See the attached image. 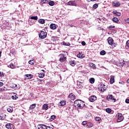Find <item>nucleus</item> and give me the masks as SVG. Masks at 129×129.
Masks as SVG:
<instances>
[{
    "label": "nucleus",
    "instance_id": "nucleus-38",
    "mask_svg": "<svg viewBox=\"0 0 129 129\" xmlns=\"http://www.w3.org/2000/svg\"><path fill=\"white\" fill-rule=\"evenodd\" d=\"M98 8V4H95L93 6V9H94L95 10L96 9H97Z\"/></svg>",
    "mask_w": 129,
    "mask_h": 129
},
{
    "label": "nucleus",
    "instance_id": "nucleus-32",
    "mask_svg": "<svg viewBox=\"0 0 129 129\" xmlns=\"http://www.w3.org/2000/svg\"><path fill=\"white\" fill-rule=\"evenodd\" d=\"M5 118H6L5 117V116H4V114H0V120H5Z\"/></svg>",
    "mask_w": 129,
    "mask_h": 129
},
{
    "label": "nucleus",
    "instance_id": "nucleus-55",
    "mask_svg": "<svg viewBox=\"0 0 129 129\" xmlns=\"http://www.w3.org/2000/svg\"><path fill=\"white\" fill-rule=\"evenodd\" d=\"M125 22L127 23V24H129V18L126 19Z\"/></svg>",
    "mask_w": 129,
    "mask_h": 129
},
{
    "label": "nucleus",
    "instance_id": "nucleus-27",
    "mask_svg": "<svg viewBox=\"0 0 129 129\" xmlns=\"http://www.w3.org/2000/svg\"><path fill=\"white\" fill-rule=\"evenodd\" d=\"M113 22L114 23H116V24H118V23H119L118 19L116 17H113Z\"/></svg>",
    "mask_w": 129,
    "mask_h": 129
},
{
    "label": "nucleus",
    "instance_id": "nucleus-59",
    "mask_svg": "<svg viewBox=\"0 0 129 129\" xmlns=\"http://www.w3.org/2000/svg\"><path fill=\"white\" fill-rule=\"evenodd\" d=\"M102 20H103V21H105L106 19L105 18H102Z\"/></svg>",
    "mask_w": 129,
    "mask_h": 129
},
{
    "label": "nucleus",
    "instance_id": "nucleus-14",
    "mask_svg": "<svg viewBox=\"0 0 129 129\" xmlns=\"http://www.w3.org/2000/svg\"><path fill=\"white\" fill-rule=\"evenodd\" d=\"M107 41L109 45H112L113 44V39H112V38L111 37H109L107 39Z\"/></svg>",
    "mask_w": 129,
    "mask_h": 129
},
{
    "label": "nucleus",
    "instance_id": "nucleus-48",
    "mask_svg": "<svg viewBox=\"0 0 129 129\" xmlns=\"http://www.w3.org/2000/svg\"><path fill=\"white\" fill-rule=\"evenodd\" d=\"M50 42V40L49 39H45L44 41L45 44H48Z\"/></svg>",
    "mask_w": 129,
    "mask_h": 129
},
{
    "label": "nucleus",
    "instance_id": "nucleus-8",
    "mask_svg": "<svg viewBox=\"0 0 129 129\" xmlns=\"http://www.w3.org/2000/svg\"><path fill=\"white\" fill-rule=\"evenodd\" d=\"M68 6H73L76 7V1H70L68 3Z\"/></svg>",
    "mask_w": 129,
    "mask_h": 129
},
{
    "label": "nucleus",
    "instance_id": "nucleus-63",
    "mask_svg": "<svg viewBox=\"0 0 129 129\" xmlns=\"http://www.w3.org/2000/svg\"><path fill=\"white\" fill-rule=\"evenodd\" d=\"M108 34H109V35L111 34V32H108Z\"/></svg>",
    "mask_w": 129,
    "mask_h": 129
},
{
    "label": "nucleus",
    "instance_id": "nucleus-51",
    "mask_svg": "<svg viewBox=\"0 0 129 129\" xmlns=\"http://www.w3.org/2000/svg\"><path fill=\"white\" fill-rule=\"evenodd\" d=\"M0 91H6V87H4V89L0 88Z\"/></svg>",
    "mask_w": 129,
    "mask_h": 129
},
{
    "label": "nucleus",
    "instance_id": "nucleus-36",
    "mask_svg": "<svg viewBox=\"0 0 129 129\" xmlns=\"http://www.w3.org/2000/svg\"><path fill=\"white\" fill-rule=\"evenodd\" d=\"M31 20H35L37 21L38 20V16H32L30 18Z\"/></svg>",
    "mask_w": 129,
    "mask_h": 129
},
{
    "label": "nucleus",
    "instance_id": "nucleus-2",
    "mask_svg": "<svg viewBox=\"0 0 129 129\" xmlns=\"http://www.w3.org/2000/svg\"><path fill=\"white\" fill-rule=\"evenodd\" d=\"M114 65H115V67L118 69V68L117 67H123V66H124L125 65V63H124V60H122V61H120V60L118 61H114ZM117 66V67H116Z\"/></svg>",
    "mask_w": 129,
    "mask_h": 129
},
{
    "label": "nucleus",
    "instance_id": "nucleus-30",
    "mask_svg": "<svg viewBox=\"0 0 129 129\" xmlns=\"http://www.w3.org/2000/svg\"><path fill=\"white\" fill-rule=\"evenodd\" d=\"M90 83H91V84H93L94 83L95 80L93 78H91L89 79Z\"/></svg>",
    "mask_w": 129,
    "mask_h": 129
},
{
    "label": "nucleus",
    "instance_id": "nucleus-20",
    "mask_svg": "<svg viewBox=\"0 0 129 129\" xmlns=\"http://www.w3.org/2000/svg\"><path fill=\"white\" fill-rule=\"evenodd\" d=\"M25 76L27 78V79H32L34 77V76L32 74H26Z\"/></svg>",
    "mask_w": 129,
    "mask_h": 129
},
{
    "label": "nucleus",
    "instance_id": "nucleus-21",
    "mask_svg": "<svg viewBox=\"0 0 129 129\" xmlns=\"http://www.w3.org/2000/svg\"><path fill=\"white\" fill-rule=\"evenodd\" d=\"M37 105L36 104H33L32 105H31L29 107V109L30 110H33V109H34V108H36V106Z\"/></svg>",
    "mask_w": 129,
    "mask_h": 129
},
{
    "label": "nucleus",
    "instance_id": "nucleus-11",
    "mask_svg": "<svg viewBox=\"0 0 129 129\" xmlns=\"http://www.w3.org/2000/svg\"><path fill=\"white\" fill-rule=\"evenodd\" d=\"M41 71H43V73H39L38 77L39 78H44L45 77V71L42 70Z\"/></svg>",
    "mask_w": 129,
    "mask_h": 129
},
{
    "label": "nucleus",
    "instance_id": "nucleus-52",
    "mask_svg": "<svg viewBox=\"0 0 129 129\" xmlns=\"http://www.w3.org/2000/svg\"><path fill=\"white\" fill-rule=\"evenodd\" d=\"M113 28V26H109V27H108V29H109V30H112V28Z\"/></svg>",
    "mask_w": 129,
    "mask_h": 129
},
{
    "label": "nucleus",
    "instance_id": "nucleus-24",
    "mask_svg": "<svg viewBox=\"0 0 129 129\" xmlns=\"http://www.w3.org/2000/svg\"><path fill=\"white\" fill-rule=\"evenodd\" d=\"M113 96H112V95H109L107 96V99L108 100H112L113 99Z\"/></svg>",
    "mask_w": 129,
    "mask_h": 129
},
{
    "label": "nucleus",
    "instance_id": "nucleus-12",
    "mask_svg": "<svg viewBox=\"0 0 129 129\" xmlns=\"http://www.w3.org/2000/svg\"><path fill=\"white\" fill-rule=\"evenodd\" d=\"M38 129H46V125L39 124L37 125Z\"/></svg>",
    "mask_w": 129,
    "mask_h": 129
},
{
    "label": "nucleus",
    "instance_id": "nucleus-42",
    "mask_svg": "<svg viewBox=\"0 0 129 129\" xmlns=\"http://www.w3.org/2000/svg\"><path fill=\"white\" fill-rule=\"evenodd\" d=\"M63 45H64V46H70L71 44H70V43H67L63 41Z\"/></svg>",
    "mask_w": 129,
    "mask_h": 129
},
{
    "label": "nucleus",
    "instance_id": "nucleus-23",
    "mask_svg": "<svg viewBox=\"0 0 129 129\" xmlns=\"http://www.w3.org/2000/svg\"><path fill=\"white\" fill-rule=\"evenodd\" d=\"M89 66H90V67H91V68H92V69H96V66H95V64H94V63H90Z\"/></svg>",
    "mask_w": 129,
    "mask_h": 129
},
{
    "label": "nucleus",
    "instance_id": "nucleus-3",
    "mask_svg": "<svg viewBox=\"0 0 129 129\" xmlns=\"http://www.w3.org/2000/svg\"><path fill=\"white\" fill-rule=\"evenodd\" d=\"M116 117H117V122H121L123 120L124 117L122 114L120 113H118L116 115Z\"/></svg>",
    "mask_w": 129,
    "mask_h": 129
},
{
    "label": "nucleus",
    "instance_id": "nucleus-50",
    "mask_svg": "<svg viewBox=\"0 0 129 129\" xmlns=\"http://www.w3.org/2000/svg\"><path fill=\"white\" fill-rule=\"evenodd\" d=\"M46 129H53V127L50 126H46Z\"/></svg>",
    "mask_w": 129,
    "mask_h": 129
},
{
    "label": "nucleus",
    "instance_id": "nucleus-47",
    "mask_svg": "<svg viewBox=\"0 0 129 129\" xmlns=\"http://www.w3.org/2000/svg\"><path fill=\"white\" fill-rule=\"evenodd\" d=\"M7 111H8V112H13V109L8 108Z\"/></svg>",
    "mask_w": 129,
    "mask_h": 129
},
{
    "label": "nucleus",
    "instance_id": "nucleus-15",
    "mask_svg": "<svg viewBox=\"0 0 129 129\" xmlns=\"http://www.w3.org/2000/svg\"><path fill=\"white\" fill-rule=\"evenodd\" d=\"M120 6V3L116 1L114 2L113 7H115L116 8H117Z\"/></svg>",
    "mask_w": 129,
    "mask_h": 129
},
{
    "label": "nucleus",
    "instance_id": "nucleus-37",
    "mask_svg": "<svg viewBox=\"0 0 129 129\" xmlns=\"http://www.w3.org/2000/svg\"><path fill=\"white\" fill-rule=\"evenodd\" d=\"M106 111L108 113H110V112H111V111H112V110H111V109L108 108L106 109Z\"/></svg>",
    "mask_w": 129,
    "mask_h": 129
},
{
    "label": "nucleus",
    "instance_id": "nucleus-41",
    "mask_svg": "<svg viewBox=\"0 0 129 129\" xmlns=\"http://www.w3.org/2000/svg\"><path fill=\"white\" fill-rule=\"evenodd\" d=\"M11 98H12V99H15V100L18 99V96H17V95L12 96Z\"/></svg>",
    "mask_w": 129,
    "mask_h": 129
},
{
    "label": "nucleus",
    "instance_id": "nucleus-60",
    "mask_svg": "<svg viewBox=\"0 0 129 129\" xmlns=\"http://www.w3.org/2000/svg\"><path fill=\"white\" fill-rule=\"evenodd\" d=\"M127 83H129V79L127 80Z\"/></svg>",
    "mask_w": 129,
    "mask_h": 129
},
{
    "label": "nucleus",
    "instance_id": "nucleus-28",
    "mask_svg": "<svg viewBox=\"0 0 129 129\" xmlns=\"http://www.w3.org/2000/svg\"><path fill=\"white\" fill-rule=\"evenodd\" d=\"M93 126V124L91 122L87 123V127H92Z\"/></svg>",
    "mask_w": 129,
    "mask_h": 129
},
{
    "label": "nucleus",
    "instance_id": "nucleus-49",
    "mask_svg": "<svg viewBox=\"0 0 129 129\" xmlns=\"http://www.w3.org/2000/svg\"><path fill=\"white\" fill-rule=\"evenodd\" d=\"M51 119H55L56 118V115H51Z\"/></svg>",
    "mask_w": 129,
    "mask_h": 129
},
{
    "label": "nucleus",
    "instance_id": "nucleus-40",
    "mask_svg": "<svg viewBox=\"0 0 129 129\" xmlns=\"http://www.w3.org/2000/svg\"><path fill=\"white\" fill-rule=\"evenodd\" d=\"M34 62L35 61L34 60H30L29 61V63L30 64V65H34Z\"/></svg>",
    "mask_w": 129,
    "mask_h": 129
},
{
    "label": "nucleus",
    "instance_id": "nucleus-56",
    "mask_svg": "<svg viewBox=\"0 0 129 129\" xmlns=\"http://www.w3.org/2000/svg\"><path fill=\"white\" fill-rule=\"evenodd\" d=\"M125 102H126V103H129V99H126L125 100Z\"/></svg>",
    "mask_w": 129,
    "mask_h": 129
},
{
    "label": "nucleus",
    "instance_id": "nucleus-44",
    "mask_svg": "<svg viewBox=\"0 0 129 129\" xmlns=\"http://www.w3.org/2000/svg\"><path fill=\"white\" fill-rule=\"evenodd\" d=\"M37 81L39 82V84H42V81H43V80L40 79H37Z\"/></svg>",
    "mask_w": 129,
    "mask_h": 129
},
{
    "label": "nucleus",
    "instance_id": "nucleus-45",
    "mask_svg": "<svg viewBox=\"0 0 129 129\" xmlns=\"http://www.w3.org/2000/svg\"><path fill=\"white\" fill-rule=\"evenodd\" d=\"M126 46H125V48H126V47L128 48V47H129V40L126 41Z\"/></svg>",
    "mask_w": 129,
    "mask_h": 129
},
{
    "label": "nucleus",
    "instance_id": "nucleus-29",
    "mask_svg": "<svg viewBox=\"0 0 129 129\" xmlns=\"http://www.w3.org/2000/svg\"><path fill=\"white\" fill-rule=\"evenodd\" d=\"M47 4H48V5H49V6H50L51 7H53V6L55 5V2H54V1H50V2L48 1Z\"/></svg>",
    "mask_w": 129,
    "mask_h": 129
},
{
    "label": "nucleus",
    "instance_id": "nucleus-54",
    "mask_svg": "<svg viewBox=\"0 0 129 129\" xmlns=\"http://www.w3.org/2000/svg\"><path fill=\"white\" fill-rule=\"evenodd\" d=\"M2 86H4V83L0 82V87H2Z\"/></svg>",
    "mask_w": 129,
    "mask_h": 129
},
{
    "label": "nucleus",
    "instance_id": "nucleus-31",
    "mask_svg": "<svg viewBox=\"0 0 129 129\" xmlns=\"http://www.w3.org/2000/svg\"><path fill=\"white\" fill-rule=\"evenodd\" d=\"M109 83H110V84H113V76H111Z\"/></svg>",
    "mask_w": 129,
    "mask_h": 129
},
{
    "label": "nucleus",
    "instance_id": "nucleus-39",
    "mask_svg": "<svg viewBox=\"0 0 129 129\" xmlns=\"http://www.w3.org/2000/svg\"><path fill=\"white\" fill-rule=\"evenodd\" d=\"M95 119L96 121H100V120H101V118L100 117H96Z\"/></svg>",
    "mask_w": 129,
    "mask_h": 129
},
{
    "label": "nucleus",
    "instance_id": "nucleus-22",
    "mask_svg": "<svg viewBox=\"0 0 129 129\" xmlns=\"http://www.w3.org/2000/svg\"><path fill=\"white\" fill-rule=\"evenodd\" d=\"M77 57H78V58H80L81 59H83V58H84V57H85V55L84 54L80 53V52H79V53L78 54V55H77Z\"/></svg>",
    "mask_w": 129,
    "mask_h": 129
},
{
    "label": "nucleus",
    "instance_id": "nucleus-34",
    "mask_svg": "<svg viewBox=\"0 0 129 129\" xmlns=\"http://www.w3.org/2000/svg\"><path fill=\"white\" fill-rule=\"evenodd\" d=\"M49 1L50 0H41V3L42 4H48V3H49Z\"/></svg>",
    "mask_w": 129,
    "mask_h": 129
},
{
    "label": "nucleus",
    "instance_id": "nucleus-4",
    "mask_svg": "<svg viewBox=\"0 0 129 129\" xmlns=\"http://www.w3.org/2000/svg\"><path fill=\"white\" fill-rule=\"evenodd\" d=\"M47 33L46 32V30H44L42 31H40V33L39 35V37L40 39H45L46 37H47Z\"/></svg>",
    "mask_w": 129,
    "mask_h": 129
},
{
    "label": "nucleus",
    "instance_id": "nucleus-19",
    "mask_svg": "<svg viewBox=\"0 0 129 129\" xmlns=\"http://www.w3.org/2000/svg\"><path fill=\"white\" fill-rule=\"evenodd\" d=\"M49 27L51 30H56V24H51Z\"/></svg>",
    "mask_w": 129,
    "mask_h": 129
},
{
    "label": "nucleus",
    "instance_id": "nucleus-6",
    "mask_svg": "<svg viewBox=\"0 0 129 129\" xmlns=\"http://www.w3.org/2000/svg\"><path fill=\"white\" fill-rule=\"evenodd\" d=\"M58 57H59V61L60 62H65L66 60H67V57H66L65 54L64 53H60Z\"/></svg>",
    "mask_w": 129,
    "mask_h": 129
},
{
    "label": "nucleus",
    "instance_id": "nucleus-46",
    "mask_svg": "<svg viewBox=\"0 0 129 129\" xmlns=\"http://www.w3.org/2000/svg\"><path fill=\"white\" fill-rule=\"evenodd\" d=\"M3 76H5V73H4V72H0V77H3Z\"/></svg>",
    "mask_w": 129,
    "mask_h": 129
},
{
    "label": "nucleus",
    "instance_id": "nucleus-13",
    "mask_svg": "<svg viewBox=\"0 0 129 129\" xmlns=\"http://www.w3.org/2000/svg\"><path fill=\"white\" fill-rule=\"evenodd\" d=\"M113 15L115 17H120L121 16V13L119 12H117L116 11H113Z\"/></svg>",
    "mask_w": 129,
    "mask_h": 129
},
{
    "label": "nucleus",
    "instance_id": "nucleus-9",
    "mask_svg": "<svg viewBox=\"0 0 129 129\" xmlns=\"http://www.w3.org/2000/svg\"><path fill=\"white\" fill-rule=\"evenodd\" d=\"M69 98H70L72 100H75L76 98V96L73 93H71L68 96Z\"/></svg>",
    "mask_w": 129,
    "mask_h": 129
},
{
    "label": "nucleus",
    "instance_id": "nucleus-10",
    "mask_svg": "<svg viewBox=\"0 0 129 129\" xmlns=\"http://www.w3.org/2000/svg\"><path fill=\"white\" fill-rule=\"evenodd\" d=\"M89 99L91 102H94V101H95L97 99V97L95 95H93L90 97Z\"/></svg>",
    "mask_w": 129,
    "mask_h": 129
},
{
    "label": "nucleus",
    "instance_id": "nucleus-43",
    "mask_svg": "<svg viewBox=\"0 0 129 129\" xmlns=\"http://www.w3.org/2000/svg\"><path fill=\"white\" fill-rule=\"evenodd\" d=\"M82 125H86L87 124V121H84L82 123Z\"/></svg>",
    "mask_w": 129,
    "mask_h": 129
},
{
    "label": "nucleus",
    "instance_id": "nucleus-16",
    "mask_svg": "<svg viewBox=\"0 0 129 129\" xmlns=\"http://www.w3.org/2000/svg\"><path fill=\"white\" fill-rule=\"evenodd\" d=\"M11 88H13V89H18V85L16 84L12 83L10 84Z\"/></svg>",
    "mask_w": 129,
    "mask_h": 129
},
{
    "label": "nucleus",
    "instance_id": "nucleus-58",
    "mask_svg": "<svg viewBox=\"0 0 129 129\" xmlns=\"http://www.w3.org/2000/svg\"><path fill=\"white\" fill-rule=\"evenodd\" d=\"M114 47H116V45H117V43H114Z\"/></svg>",
    "mask_w": 129,
    "mask_h": 129
},
{
    "label": "nucleus",
    "instance_id": "nucleus-33",
    "mask_svg": "<svg viewBox=\"0 0 129 129\" xmlns=\"http://www.w3.org/2000/svg\"><path fill=\"white\" fill-rule=\"evenodd\" d=\"M9 68H11V69H15V66L13 63H11L10 65L8 66Z\"/></svg>",
    "mask_w": 129,
    "mask_h": 129
},
{
    "label": "nucleus",
    "instance_id": "nucleus-17",
    "mask_svg": "<svg viewBox=\"0 0 129 129\" xmlns=\"http://www.w3.org/2000/svg\"><path fill=\"white\" fill-rule=\"evenodd\" d=\"M69 63L71 65V66H72L73 67H74V66H75V65H76L75 60H70V61H69Z\"/></svg>",
    "mask_w": 129,
    "mask_h": 129
},
{
    "label": "nucleus",
    "instance_id": "nucleus-5",
    "mask_svg": "<svg viewBox=\"0 0 129 129\" xmlns=\"http://www.w3.org/2000/svg\"><path fill=\"white\" fill-rule=\"evenodd\" d=\"M107 88V86H105L104 84H100L98 85V89L100 91H102V92L105 91Z\"/></svg>",
    "mask_w": 129,
    "mask_h": 129
},
{
    "label": "nucleus",
    "instance_id": "nucleus-25",
    "mask_svg": "<svg viewBox=\"0 0 129 129\" xmlns=\"http://www.w3.org/2000/svg\"><path fill=\"white\" fill-rule=\"evenodd\" d=\"M59 104L61 106H64V105H66V101L63 100L59 102Z\"/></svg>",
    "mask_w": 129,
    "mask_h": 129
},
{
    "label": "nucleus",
    "instance_id": "nucleus-57",
    "mask_svg": "<svg viewBox=\"0 0 129 129\" xmlns=\"http://www.w3.org/2000/svg\"><path fill=\"white\" fill-rule=\"evenodd\" d=\"M119 83H120V84H124V82L121 81V82H119Z\"/></svg>",
    "mask_w": 129,
    "mask_h": 129
},
{
    "label": "nucleus",
    "instance_id": "nucleus-64",
    "mask_svg": "<svg viewBox=\"0 0 129 129\" xmlns=\"http://www.w3.org/2000/svg\"><path fill=\"white\" fill-rule=\"evenodd\" d=\"M114 102H115V99L113 98Z\"/></svg>",
    "mask_w": 129,
    "mask_h": 129
},
{
    "label": "nucleus",
    "instance_id": "nucleus-62",
    "mask_svg": "<svg viewBox=\"0 0 129 129\" xmlns=\"http://www.w3.org/2000/svg\"><path fill=\"white\" fill-rule=\"evenodd\" d=\"M2 56V51H0V57Z\"/></svg>",
    "mask_w": 129,
    "mask_h": 129
},
{
    "label": "nucleus",
    "instance_id": "nucleus-53",
    "mask_svg": "<svg viewBox=\"0 0 129 129\" xmlns=\"http://www.w3.org/2000/svg\"><path fill=\"white\" fill-rule=\"evenodd\" d=\"M82 45H83V46H85V45H86V43H85V41H82Z\"/></svg>",
    "mask_w": 129,
    "mask_h": 129
},
{
    "label": "nucleus",
    "instance_id": "nucleus-7",
    "mask_svg": "<svg viewBox=\"0 0 129 129\" xmlns=\"http://www.w3.org/2000/svg\"><path fill=\"white\" fill-rule=\"evenodd\" d=\"M6 127L8 129H15V125L8 123L6 125Z\"/></svg>",
    "mask_w": 129,
    "mask_h": 129
},
{
    "label": "nucleus",
    "instance_id": "nucleus-18",
    "mask_svg": "<svg viewBox=\"0 0 129 129\" xmlns=\"http://www.w3.org/2000/svg\"><path fill=\"white\" fill-rule=\"evenodd\" d=\"M42 109L45 110H48L49 109V106H48V104H44L42 106Z\"/></svg>",
    "mask_w": 129,
    "mask_h": 129
},
{
    "label": "nucleus",
    "instance_id": "nucleus-26",
    "mask_svg": "<svg viewBox=\"0 0 129 129\" xmlns=\"http://www.w3.org/2000/svg\"><path fill=\"white\" fill-rule=\"evenodd\" d=\"M38 23L39 24H45V20L40 19L38 20Z\"/></svg>",
    "mask_w": 129,
    "mask_h": 129
},
{
    "label": "nucleus",
    "instance_id": "nucleus-61",
    "mask_svg": "<svg viewBox=\"0 0 129 129\" xmlns=\"http://www.w3.org/2000/svg\"><path fill=\"white\" fill-rule=\"evenodd\" d=\"M97 20H99V21H101L102 19H100V18H97Z\"/></svg>",
    "mask_w": 129,
    "mask_h": 129
},
{
    "label": "nucleus",
    "instance_id": "nucleus-35",
    "mask_svg": "<svg viewBox=\"0 0 129 129\" xmlns=\"http://www.w3.org/2000/svg\"><path fill=\"white\" fill-rule=\"evenodd\" d=\"M100 54L103 56L106 54V52H105V50H102L100 51Z\"/></svg>",
    "mask_w": 129,
    "mask_h": 129
},
{
    "label": "nucleus",
    "instance_id": "nucleus-1",
    "mask_svg": "<svg viewBox=\"0 0 129 129\" xmlns=\"http://www.w3.org/2000/svg\"><path fill=\"white\" fill-rule=\"evenodd\" d=\"M74 105L75 107H79V108L82 109L85 106V103L81 100H77L74 102Z\"/></svg>",
    "mask_w": 129,
    "mask_h": 129
}]
</instances>
